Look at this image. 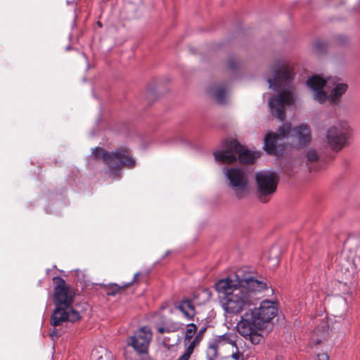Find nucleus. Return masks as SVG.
Listing matches in <instances>:
<instances>
[{
    "label": "nucleus",
    "mask_w": 360,
    "mask_h": 360,
    "mask_svg": "<svg viewBox=\"0 0 360 360\" xmlns=\"http://www.w3.org/2000/svg\"><path fill=\"white\" fill-rule=\"evenodd\" d=\"M214 287L224 311L237 314L254 305L258 300L257 293L266 289L267 285L264 281L252 276L240 278L238 275H233L218 281Z\"/></svg>",
    "instance_id": "obj_1"
},
{
    "label": "nucleus",
    "mask_w": 360,
    "mask_h": 360,
    "mask_svg": "<svg viewBox=\"0 0 360 360\" xmlns=\"http://www.w3.org/2000/svg\"><path fill=\"white\" fill-rule=\"evenodd\" d=\"M293 78L290 65L278 63L272 68V77H267L269 88L278 92V95L269 99V106L271 113L280 120H285L284 108L294 102L291 87Z\"/></svg>",
    "instance_id": "obj_2"
},
{
    "label": "nucleus",
    "mask_w": 360,
    "mask_h": 360,
    "mask_svg": "<svg viewBox=\"0 0 360 360\" xmlns=\"http://www.w3.org/2000/svg\"><path fill=\"white\" fill-rule=\"evenodd\" d=\"M307 85L313 91L314 99L319 103L326 101L330 105H339L342 96L348 90V84L338 77L325 79L319 75H313L307 81Z\"/></svg>",
    "instance_id": "obj_3"
},
{
    "label": "nucleus",
    "mask_w": 360,
    "mask_h": 360,
    "mask_svg": "<svg viewBox=\"0 0 360 360\" xmlns=\"http://www.w3.org/2000/svg\"><path fill=\"white\" fill-rule=\"evenodd\" d=\"M291 136L299 146H304L311 139L309 126L307 124H301L293 129L289 124H285L281 127L277 133L270 132L264 139V149L268 154L278 155L276 143L278 139L281 140Z\"/></svg>",
    "instance_id": "obj_4"
},
{
    "label": "nucleus",
    "mask_w": 360,
    "mask_h": 360,
    "mask_svg": "<svg viewBox=\"0 0 360 360\" xmlns=\"http://www.w3.org/2000/svg\"><path fill=\"white\" fill-rule=\"evenodd\" d=\"M234 338V335L226 333L210 342L207 349V359L243 360V355L239 352Z\"/></svg>",
    "instance_id": "obj_5"
},
{
    "label": "nucleus",
    "mask_w": 360,
    "mask_h": 360,
    "mask_svg": "<svg viewBox=\"0 0 360 360\" xmlns=\"http://www.w3.org/2000/svg\"><path fill=\"white\" fill-rule=\"evenodd\" d=\"M223 148L214 152L217 162L233 163L238 158L240 162L252 163L260 155V153L245 148L237 140L226 139L222 144Z\"/></svg>",
    "instance_id": "obj_6"
},
{
    "label": "nucleus",
    "mask_w": 360,
    "mask_h": 360,
    "mask_svg": "<svg viewBox=\"0 0 360 360\" xmlns=\"http://www.w3.org/2000/svg\"><path fill=\"white\" fill-rule=\"evenodd\" d=\"M264 328L262 321L258 319V316H255L252 309L245 311L236 325L238 333L255 345L263 340Z\"/></svg>",
    "instance_id": "obj_7"
},
{
    "label": "nucleus",
    "mask_w": 360,
    "mask_h": 360,
    "mask_svg": "<svg viewBox=\"0 0 360 360\" xmlns=\"http://www.w3.org/2000/svg\"><path fill=\"white\" fill-rule=\"evenodd\" d=\"M93 154L96 158L105 161L109 165V172L112 175L118 176L120 169L124 165L135 166V160L131 157L127 148H120L113 153H109L98 147L94 149Z\"/></svg>",
    "instance_id": "obj_8"
},
{
    "label": "nucleus",
    "mask_w": 360,
    "mask_h": 360,
    "mask_svg": "<svg viewBox=\"0 0 360 360\" xmlns=\"http://www.w3.org/2000/svg\"><path fill=\"white\" fill-rule=\"evenodd\" d=\"M349 131L346 122H340L327 129L325 142L332 150L339 151L346 145Z\"/></svg>",
    "instance_id": "obj_9"
},
{
    "label": "nucleus",
    "mask_w": 360,
    "mask_h": 360,
    "mask_svg": "<svg viewBox=\"0 0 360 360\" xmlns=\"http://www.w3.org/2000/svg\"><path fill=\"white\" fill-rule=\"evenodd\" d=\"M223 173L229 181L236 195L240 198L248 192V178L246 172L238 167H224Z\"/></svg>",
    "instance_id": "obj_10"
},
{
    "label": "nucleus",
    "mask_w": 360,
    "mask_h": 360,
    "mask_svg": "<svg viewBox=\"0 0 360 360\" xmlns=\"http://www.w3.org/2000/svg\"><path fill=\"white\" fill-rule=\"evenodd\" d=\"M257 191L262 201H266V198L272 195L276 190L278 176L271 171H260L255 176Z\"/></svg>",
    "instance_id": "obj_11"
},
{
    "label": "nucleus",
    "mask_w": 360,
    "mask_h": 360,
    "mask_svg": "<svg viewBox=\"0 0 360 360\" xmlns=\"http://www.w3.org/2000/svg\"><path fill=\"white\" fill-rule=\"evenodd\" d=\"M54 284V303L56 306L72 307L75 293L65 280L59 276L53 278Z\"/></svg>",
    "instance_id": "obj_12"
},
{
    "label": "nucleus",
    "mask_w": 360,
    "mask_h": 360,
    "mask_svg": "<svg viewBox=\"0 0 360 360\" xmlns=\"http://www.w3.org/2000/svg\"><path fill=\"white\" fill-rule=\"evenodd\" d=\"M152 337L153 335L150 328L143 326L129 338L127 344L132 347L138 354H148Z\"/></svg>",
    "instance_id": "obj_13"
},
{
    "label": "nucleus",
    "mask_w": 360,
    "mask_h": 360,
    "mask_svg": "<svg viewBox=\"0 0 360 360\" xmlns=\"http://www.w3.org/2000/svg\"><path fill=\"white\" fill-rule=\"evenodd\" d=\"M80 318L79 313L72 307L56 306L51 316V324L53 326H58L67 321L75 322Z\"/></svg>",
    "instance_id": "obj_14"
},
{
    "label": "nucleus",
    "mask_w": 360,
    "mask_h": 360,
    "mask_svg": "<svg viewBox=\"0 0 360 360\" xmlns=\"http://www.w3.org/2000/svg\"><path fill=\"white\" fill-rule=\"evenodd\" d=\"M255 316H258V319L262 321V324L266 327L274 317L277 314V305L274 302L265 300H263L259 307L252 309Z\"/></svg>",
    "instance_id": "obj_15"
},
{
    "label": "nucleus",
    "mask_w": 360,
    "mask_h": 360,
    "mask_svg": "<svg viewBox=\"0 0 360 360\" xmlns=\"http://www.w3.org/2000/svg\"><path fill=\"white\" fill-rule=\"evenodd\" d=\"M176 309L180 311L188 321L193 319L195 315V309L193 302L188 299H184L175 305Z\"/></svg>",
    "instance_id": "obj_16"
},
{
    "label": "nucleus",
    "mask_w": 360,
    "mask_h": 360,
    "mask_svg": "<svg viewBox=\"0 0 360 360\" xmlns=\"http://www.w3.org/2000/svg\"><path fill=\"white\" fill-rule=\"evenodd\" d=\"M328 334V330L325 323L321 326H319L313 331L310 338V342L314 345H319L326 340Z\"/></svg>",
    "instance_id": "obj_17"
},
{
    "label": "nucleus",
    "mask_w": 360,
    "mask_h": 360,
    "mask_svg": "<svg viewBox=\"0 0 360 360\" xmlns=\"http://www.w3.org/2000/svg\"><path fill=\"white\" fill-rule=\"evenodd\" d=\"M209 92L212 97L219 103H224L227 96V91L224 87H219L216 89L210 88Z\"/></svg>",
    "instance_id": "obj_18"
},
{
    "label": "nucleus",
    "mask_w": 360,
    "mask_h": 360,
    "mask_svg": "<svg viewBox=\"0 0 360 360\" xmlns=\"http://www.w3.org/2000/svg\"><path fill=\"white\" fill-rule=\"evenodd\" d=\"M197 331V326L194 323H189L186 326V330L185 333L184 342H190L193 338Z\"/></svg>",
    "instance_id": "obj_19"
},
{
    "label": "nucleus",
    "mask_w": 360,
    "mask_h": 360,
    "mask_svg": "<svg viewBox=\"0 0 360 360\" xmlns=\"http://www.w3.org/2000/svg\"><path fill=\"white\" fill-rule=\"evenodd\" d=\"M206 330V328L203 327L200 328L196 335L193 337L188 347H191V349L194 350L195 347L199 345L200 341L202 340L204 333Z\"/></svg>",
    "instance_id": "obj_20"
},
{
    "label": "nucleus",
    "mask_w": 360,
    "mask_h": 360,
    "mask_svg": "<svg viewBox=\"0 0 360 360\" xmlns=\"http://www.w3.org/2000/svg\"><path fill=\"white\" fill-rule=\"evenodd\" d=\"M307 161L310 163L316 162L319 160L317 151L313 148H310L306 153Z\"/></svg>",
    "instance_id": "obj_21"
},
{
    "label": "nucleus",
    "mask_w": 360,
    "mask_h": 360,
    "mask_svg": "<svg viewBox=\"0 0 360 360\" xmlns=\"http://www.w3.org/2000/svg\"><path fill=\"white\" fill-rule=\"evenodd\" d=\"M193 352V349H191V347H187L184 354L176 360H189Z\"/></svg>",
    "instance_id": "obj_22"
},
{
    "label": "nucleus",
    "mask_w": 360,
    "mask_h": 360,
    "mask_svg": "<svg viewBox=\"0 0 360 360\" xmlns=\"http://www.w3.org/2000/svg\"><path fill=\"white\" fill-rule=\"evenodd\" d=\"M325 46H326V44L321 41H317L314 44V48L317 50V51L321 52V51H323V49L325 48Z\"/></svg>",
    "instance_id": "obj_23"
},
{
    "label": "nucleus",
    "mask_w": 360,
    "mask_h": 360,
    "mask_svg": "<svg viewBox=\"0 0 360 360\" xmlns=\"http://www.w3.org/2000/svg\"><path fill=\"white\" fill-rule=\"evenodd\" d=\"M168 329V333L176 332L180 329V325L179 323H174L172 325L167 327Z\"/></svg>",
    "instance_id": "obj_24"
},
{
    "label": "nucleus",
    "mask_w": 360,
    "mask_h": 360,
    "mask_svg": "<svg viewBox=\"0 0 360 360\" xmlns=\"http://www.w3.org/2000/svg\"><path fill=\"white\" fill-rule=\"evenodd\" d=\"M316 360H329V355L327 353L318 354Z\"/></svg>",
    "instance_id": "obj_25"
},
{
    "label": "nucleus",
    "mask_w": 360,
    "mask_h": 360,
    "mask_svg": "<svg viewBox=\"0 0 360 360\" xmlns=\"http://www.w3.org/2000/svg\"><path fill=\"white\" fill-rule=\"evenodd\" d=\"M237 61L233 58H231L228 62V66L230 69H234L237 66Z\"/></svg>",
    "instance_id": "obj_26"
},
{
    "label": "nucleus",
    "mask_w": 360,
    "mask_h": 360,
    "mask_svg": "<svg viewBox=\"0 0 360 360\" xmlns=\"http://www.w3.org/2000/svg\"><path fill=\"white\" fill-rule=\"evenodd\" d=\"M158 331L160 333L162 334L164 333H168V329H167V327H162V326H160V327L158 328Z\"/></svg>",
    "instance_id": "obj_27"
},
{
    "label": "nucleus",
    "mask_w": 360,
    "mask_h": 360,
    "mask_svg": "<svg viewBox=\"0 0 360 360\" xmlns=\"http://www.w3.org/2000/svg\"><path fill=\"white\" fill-rule=\"evenodd\" d=\"M51 336L52 338H53L54 336L58 337L59 335L57 333L56 330H53L52 333H51Z\"/></svg>",
    "instance_id": "obj_28"
},
{
    "label": "nucleus",
    "mask_w": 360,
    "mask_h": 360,
    "mask_svg": "<svg viewBox=\"0 0 360 360\" xmlns=\"http://www.w3.org/2000/svg\"><path fill=\"white\" fill-rule=\"evenodd\" d=\"M139 273H137V274H136L134 275V279H133L132 282H134V281H136V278L138 277V276H139Z\"/></svg>",
    "instance_id": "obj_29"
},
{
    "label": "nucleus",
    "mask_w": 360,
    "mask_h": 360,
    "mask_svg": "<svg viewBox=\"0 0 360 360\" xmlns=\"http://www.w3.org/2000/svg\"><path fill=\"white\" fill-rule=\"evenodd\" d=\"M98 25H99L100 27L101 26V24L100 22H98Z\"/></svg>",
    "instance_id": "obj_30"
}]
</instances>
